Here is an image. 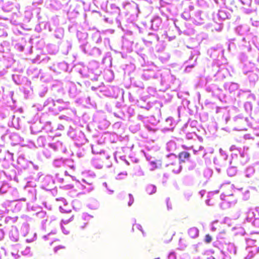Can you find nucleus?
<instances>
[{"label":"nucleus","mask_w":259,"mask_h":259,"mask_svg":"<svg viewBox=\"0 0 259 259\" xmlns=\"http://www.w3.org/2000/svg\"><path fill=\"white\" fill-rule=\"evenodd\" d=\"M167 166L169 167L171 171L177 173L181 170L182 166L180 165L181 162L178 161L177 156L176 155L171 154L169 155L167 159Z\"/></svg>","instance_id":"nucleus-1"},{"label":"nucleus","mask_w":259,"mask_h":259,"mask_svg":"<svg viewBox=\"0 0 259 259\" xmlns=\"http://www.w3.org/2000/svg\"><path fill=\"white\" fill-rule=\"evenodd\" d=\"M190 157V154L186 151H183L179 154L178 157L180 162H185Z\"/></svg>","instance_id":"nucleus-2"},{"label":"nucleus","mask_w":259,"mask_h":259,"mask_svg":"<svg viewBox=\"0 0 259 259\" xmlns=\"http://www.w3.org/2000/svg\"><path fill=\"white\" fill-rule=\"evenodd\" d=\"M188 234L191 238H195L198 236V230L195 227L191 228L188 231Z\"/></svg>","instance_id":"nucleus-3"},{"label":"nucleus","mask_w":259,"mask_h":259,"mask_svg":"<svg viewBox=\"0 0 259 259\" xmlns=\"http://www.w3.org/2000/svg\"><path fill=\"white\" fill-rule=\"evenodd\" d=\"M204 240L206 243H209L211 241L212 238L209 234H207L205 235Z\"/></svg>","instance_id":"nucleus-4"},{"label":"nucleus","mask_w":259,"mask_h":259,"mask_svg":"<svg viewBox=\"0 0 259 259\" xmlns=\"http://www.w3.org/2000/svg\"><path fill=\"white\" fill-rule=\"evenodd\" d=\"M129 197L130 198V201L128 202V205H131L134 202V198L132 194H129Z\"/></svg>","instance_id":"nucleus-5"},{"label":"nucleus","mask_w":259,"mask_h":259,"mask_svg":"<svg viewBox=\"0 0 259 259\" xmlns=\"http://www.w3.org/2000/svg\"><path fill=\"white\" fill-rule=\"evenodd\" d=\"M73 218V216L72 215L71 217H70V218L69 219V220H64V219H63L62 220V221L64 222L65 223H68L69 221H70V220L71 219H72Z\"/></svg>","instance_id":"nucleus-6"},{"label":"nucleus","mask_w":259,"mask_h":259,"mask_svg":"<svg viewBox=\"0 0 259 259\" xmlns=\"http://www.w3.org/2000/svg\"><path fill=\"white\" fill-rule=\"evenodd\" d=\"M167 207L168 209H171V206H170V205L168 204V202H167Z\"/></svg>","instance_id":"nucleus-7"},{"label":"nucleus","mask_w":259,"mask_h":259,"mask_svg":"<svg viewBox=\"0 0 259 259\" xmlns=\"http://www.w3.org/2000/svg\"><path fill=\"white\" fill-rule=\"evenodd\" d=\"M139 227H138V229L141 230V231L143 233V230L141 229L142 227L140 225H138Z\"/></svg>","instance_id":"nucleus-8"},{"label":"nucleus","mask_w":259,"mask_h":259,"mask_svg":"<svg viewBox=\"0 0 259 259\" xmlns=\"http://www.w3.org/2000/svg\"><path fill=\"white\" fill-rule=\"evenodd\" d=\"M151 164H155V163L154 162H151Z\"/></svg>","instance_id":"nucleus-9"},{"label":"nucleus","mask_w":259,"mask_h":259,"mask_svg":"<svg viewBox=\"0 0 259 259\" xmlns=\"http://www.w3.org/2000/svg\"><path fill=\"white\" fill-rule=\"evenodd\" d=\"M183 147L184 148V149H187V147H185V146H183Z\"/></svg>","instance_id":"nucleus-10"}]
</instances>
